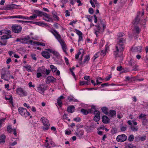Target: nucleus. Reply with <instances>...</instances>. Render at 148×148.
<instances>
[{"label": "nucleus", "mask_w": 148, "mask_h": 148, "mask_svg": "<svg viewBox=\"0 0 148 148\" xmlns=\"http://www.w3.org/2000/svg\"><path fill=\"white\" fill-rule=\"evenodd\" d=\"M119 42L115 47L116 50L114 51V54L115 56H122L124 49V45L125 43L126 38H120L119 39Z\"/></svg>", "instance_id": "nucleus-1"}, {"label": "nucleus", "mask_w": 148, "mask_h": 148, "mask_svg": "<svg viewBox=\"0 0 148 148\" xmlns=\"http://www.w3.org/2000/svg\"><path fill=\"white\" fill-rule=\"evenodd\" d=\"M50 32L53 34L60 43L62 46L63 51L65 53L66 55H68L66 51L67 49L66 45L64 40L61 38L60 35L59 34L58 32L55 29H53V30H51Z\"/></svg>", "instance_id": "nucleus-2"}, {"label": "nucleus", "mask_w": 148, "mask_h": 148, "mask_svg": "<svg viewBox=\"0 0 148 148\" xmlns=\"http://www.w3.org/2000/svg\"><path fill=\"white\" fill-rule=\"evenodd\" d=\"M10 71L6 68H3L1 71V78L4 80L8 81L10 80L9 75Z\"/></svg>", "instance_id": "nucleus-3"}, {"label": "nucleus", "mask_w": 148, "mask_h": 148, "mask_svg": "<svg viewBox=\"0 0 148 148\" xmlns=\"http://www.w3.org/2000/svg\"><path fill=\"white\" fill-rule=\"evenodd\" d=\"M40 121L43 123L44 126H42V129L44 131L48 130L50 126L49 121L47 119L44 117H42L40 119Z\"/></svg>", "instance_id": "nucleus-4"}, {"label": "nucleus", "mask_w": 148, "mask_h": 148, "mask_svg": "<svg viewBox=\"0 0 148 148\" xmlns=\"http://www.w3.org/2000/svg\"><path fill=\"white\" fill-rule=\"evenodd\" d=\"M49 53H51L53 55L55 56H59V53L57 52L54 51L52 49H46L45 51H43L41 53L42 56H50Z\"/></svg>", "instance_id": "nucleus-5"}, {"label": "nucleus", "mask_w": 148, "mask_h": 148, "mask_svg": "<svg viewBox=\"0 0 148 148\" xmlns=\"http://www.w3.org/2000/svg\"><path fill=\"white\" fill-rule=\"evenodd\" d=\"M18 111L20 114L24 117H26L30 115V113L27 111L26 109L22 107H19Z\"/></svg>", "instance_id": "nucleus-6"}, {"label": "nucleus", "mask_w": 148, "mask_h": 148, "mask_svg": "<svg viewBox=\"0 0 148 148\" xmlns=\"http://www.w3.org/2000/svg\"><path fill=\"white\" fill-rule=\"evenodd\" d=\"M12 31L15 33H20L22 29V27L20 25L17 24L12 25L11 27Z\"/></svg>", "instance_id": "nucleus-7"}, {"label": "nucleus", "mask_w": 148, "mask_h": 148, "mask_svg": "<svg viewBox=\"0 0 148 148\" xmlns=\"http://www.w3.org/2000/svg\"><path fill=\"white\" fill-rule=\"evenodd\" d=\"M46 89L47 87L45 84H39L37 87V91L42 95L44 94V92Z\"/></svg>", "instance_id": "nucleus-8"}, {"label": "nucleus", "mask_w": 148, "mask_h": 148, "mask_svg": "<svg viewBox=\"0 0 148 148\" xmlns=\"http://www.w3.org/2000/svg\"><path fill=\"white\" fill-rule=\"evenodd\" d=\"M127 139V136L124 134L119 135L116 137V140L120 142L125 141Z\"/></svg>", "instance_id": "nucleus-9"}, {"label": "nucleus", "mask_w": 148, "mask_h": 148, "mask_svg": "<svg viewBox=\"0 0 148 148\" xmlns=\"http://www.w3.org/2000/svg\"><path fill=\"white\" fill-rule=\"evenodd\" d=\"M109 51V47L107 45H106L105 47L104 50H101L100 52H98L95 55H103L105 56Z\"/></svg>", "instance_id": "nucleus-10"}, {"label": "nucleus", "mask_w": 148, "mask_h": 148, "mask_svg": "<svg viewBox=\"0 0 148 148\" xmlns=\"http://www.w3.org/2000/svg\"><path fill=\"white\" fill-rule=\"evenodd\" d=\"M95 106H92L91 109H88V110L84 109H82L81 112L85 115H87L89 113H93L92 109H95Z\"/></svg>", "instance_id": "nucleus-11"}, {"label": "nucleus", "mask_w": 148, "mask_h": 148, "mask_svg": "<svg viewBox=\"0 0 148 148\" xmlns=\"http://www.w3.org/2000/svg\"><path fill=\"white\" fill-rule=\"evenodd\" d=\"M16 92L21 96L23 95L26 96L27 95V92L24 90L22 88H17Z\"/></svg>", "instance_id": "nucleus-12"}, {"label": "nucleus", "mask_w": 148, "mask_h": 148, "mask_svg": "<svg viewBox=\"0 0 148 148\" xmlns=\"http://www.w3.org/2000/svg\"><path fill=\"white\" fill-rule=\"evenodd\" d=\"M142 47L140 46L138 47H132L131 49L132 52H141L142 51Z\"/></svg>", "instance_id": "nucleus-13"}, {"label": "nucleus", "mask_w": 148, "mask_h": 148, "mask_svg": "<svg viewBox=\"0 0 148 148\" xmlns=\"http://www.w3.org/2000/svg\"><path fill=\"white\" fill-rule=\"evenodd\" d=\"M56 79L53 76H51L47 77L46 79V82L47 84H49L50 83H53Z\"/></svg>", "instance_id": "nucleus-14"}, {"label": "nucleus", "mask_w": 148, "mask_h": 148, "mask_svg": "<svg viewBox=\"0 0 148 148\" xmlns=\"http://www.w3.org/2000/svg\"><path fill=\"white\" fill-rule=\"evenodd\" d=\"M44 70L45 69L43 67H39L38 68V69L37 70V71L38 72H39L37 73V78H39L42 76L41 73H43L44 72H45Z\"/></svg>", "instance_id": "nucleus-15"}, {"label": "nucleus", "mask_w": 148, "mask_h": 148, "mask_svg": "<svg viewBox=\"0 0 148 148\" xmlns=\"http://www.w3.org/2000/svg\"><path fill=\"white\" fill-rule=\"evenodd\" d=\"M19 5H14V4H11L7 5L5 7V10H10L14 8H17L16 6H18Z\"/></svg>", "instance_id": "nucleus-16"}, {"label": "nucleus", "mask_w": 148, "mask_h": 148, "mask_svg": "<svg viewBox=\"0 0 148 148\" xmlns=\"http://www.w3.org/2000/svg\"><path fill=\"white\" fill-rule=\"evenodd\" d=\"M103 122L105 124H107L110 121V119L106 116L104 115L102 118Z\"/></svg>", "instance_id": "nucleus-17"}, {"label": "nucleus", "mask_w": 148, "mask_h": 148, "mask_svg": "<svg viewBox=\"0 0 148 148\" xmlns=\"http://www.w3.org/2000/svg\"><path fill=\"white\" fill-rule=\"evenodd\" d=\"M116 112L114 110H110L107 114L109 116L114 118L116 116Z\"/></svg>", "instance_id": "nucleus-18"}, {"label": "nucleus", "mask_w": 148, "mask_h": 148, "mask_svg": "<svg viewBox=\"0 0 148 148\" xmlns=\"http://www.w3.org/2000/svg\"><path fill=\"white\" fill-rule=\"evenodd\" d=\"M97 27V30H96L95 29H94V31L95 32V33L97 37L98 36V33H99L100 32V31L101 29V27H100V25L99 24H98L96 25L95 26Z\"/></svg>", "instance_id": "nucleus-19"}, {"label": "nucleus", "mask_w": 148, "mask_h": 148, "mask_svg": "<svg viewBox=\"0 0 148 148\" xmlns=\"http://www.w3.org/2000/svg\"><path fill=\"white\" fill-rule=\"evenodd\" d=\"M74 106L72 105L67 108V111L69 113H72L74 111Z\"/></svg>", "instance_id": "nucleus-20"}, {"label": "nucleus", "mask_w": 148, "mask_h": 148, "mask_svg": "<svg viewBox=\"0 0 148 148\" xmlns=\"http://www.w3.org/2000/svg\"><path fill=\"white\" fill-rule=\"evenodd\" d=\"M90 80H88L86 81H82L80 82V85L83 86L84 84L89 85H90Z\"/></svg>", "instance_id": "nucleus-21"}, {"label": "nucleus", "mask_w": 148, "mask_h": 148, "mask_svg": "<svg viewBox=\"0 0 148 148\" xmlns=\"http://www.w3.org/2000/svg\"><path fill=\"white\" fill-rule=\"evenodd\" d=\"M35 24L38 25L42 27H47L48 26L47 24L46 23H44L43 22H34Z\"/></svg>", "instance_id": "nucleus-22"}, {"label": "nucleus", "mask_w": 148, "mask_h": 148, "mask_svg": "<svg viewBox=\"0 0 148 148\" xmlns=\"http://www.w3.org/2000/svg\"><path fill=\"white\" fill-rule=\"evenodd\" d=\"M101 110L102 112L105 114H108V108L106 107H103L101 108Z\"/></svg>", "instance_id": "nucleus-23"}, {"label": "nucleus", "mask_w": 148, "mask_h": 148, "mask_svg": "<svg viewBox=\"0 0 148 148\" xmlns=\"http://www.w3.org/2000/svg\"><path fill=\"white\" fill-rule=\"evenodd\" d=\"M12 37V36L11 35H10L8 36L5 35H4L1 36V39L2 40H6Z\"/></svg>", "instance_id": "nucleus-24"}, {"label": "nucleus", "mask_w": 148, "mask_h": 148, "mask_svg": "<svg viewBox=\"0 0 148 148\" xmlns=\"http://www.w3.org/2000/svg\"><path fill=\"white\" fill-rule=\"evenodd\" d=\"M41 15H43L47 18L50 19L51 21H53V20L52 18H50V16L47 13L44 12H42Z\"/></svg>", "instance_id": "nucleus-25"}, {"label": "nucleus", "mask_w": 148, "mask_h": 148, "mask_svg": "<svg viewBox=\"0 0 148 148\" xmlns=\"http://www.w3.org/2000/svg\"><path fill=\"white\" fill-rule=\"evenodd\" d=\"M5 136L4 135L0 136V142L4 143L5 142Z\"/></svg>", "instance_id": "nucleus-26"}, {"label": "nucleus", "mask_w": 148, "mask_h": 148, "mask_svg": "<svg viewBox=\"0 0 148 148\" xmlns=\"http://www.w3.org/2000/svg\"><path fill=\"white\" fill-rule=\"evenodd\" d=\"M30 38L29 36L27 37L24 38H23V43H28L29 40L30 39Z\"/></svg>", "instance_id": "nucleus-27"}, {"label": "nucleus", "mask_w": 148, "mask_h": 148, "mask_svg": "<svg viewBox=\"0 0 148 148\" xmlns=\"http://www.w3.org/2000/svg\"><path fill=\"white\" fill-rule=\"evenodd\" d=\"M24 16L22 15H17L14 16H11V18H18L20 19H24Z\"/></svg>", "instance_id": "nucleus-28"}, {"label": "nucleus", "mask_w": 148, "mask_h": 148, "mask_svg": "<svg viewBox=\"0 0 148 148\" xmlns=\"http://www.w3.org/2000/svg\"><path fill=\"white\" fill-rule=\"evenodd\" d=\"M93 112H94V114L95 115V116H100V113L99 111L96 110L95 108V109H92Z\"/></svg>", "instance_id": "nucleus-29"}, {"label": "nucleus", "mask_w": 148, "mask_h": 148, "mask_svg": "<svg viewBox=\"0 0 148 148\" xmlns=\"http://www.w3.org/2000/svg\"><path fill=\"white\" fill-rule=\"evenodd\" d=\"M24 67L26 69L28 72H31L32 71L31 70V66L30 65H26L24 66Z\"/></svg>", "instance_id": "nucleus-30"}, {"label": "nucleus", "mask_w": 148, "mask_h": 148, "mask_svg": "<svg viewBox=\"0 0 148 148\" xmlns=\"http://www.w3.org/2000/svg\"><path fill=\"white\" fill-rule=\"evenodd\" d=\"M129 65L133 66H134L135 64V61L134 60L132 59H131L130 60L129 62Z\"/></svg>", "instance_id": "nucleus-31"}, {"label": "nucleus", "mask_w": 148, "mask_h": 148, "mask_svg": "<svg viewBox=\"0 0 148 148\" xmlns=\"http://www.w3.org/2000/svg\"><path fill=\"white\" fill-rule=\"evenodd\" d=\"M52 14L54 18H56V20L58 21L59 20V18L56 15V13L55 11H53L52 12Z\"/></svg>", "instance_id": "nucleus-32"}, {"label": "nucleus", "mask_w": 148, "mask_h": 148, "mask_svg": "<svg viewBox=\"0 0 148 148\" xmlns=\"http://www.w3.org/2000/svg\"><path fill=\"white\" fill-rule=\"evenodd\" d=\"M117 132V130L116 128L114 127H112V129L111 131V132L112 134H114Z\"/></svg>", "instance_id": "nucleus-33"}, {"label": "nucleus", "mask_w": 148, "mask_h": 148, "mask_svg": "<svg viewBox=\"0 0 148 148\" xmlns=\"http://www.w3.org/2000/svg\"><path fill=\"white\" fill-rule=\"evenodd\" d=\"M50 66L53 72H55L57 70V68L53 65H50Z\"/></svg>", "instance_id": "nucleus-34"}, {"label": "nucleus", "mask_w": 148, "mask_h": 148, "mask_svg": "<svg viewBox=\"0 0 148 148\" xmlns=\"http://www.w3.org/2000/svg\"><path fill=\"white\" fill-rule=\"evenodd\" d=\"M140 29L138 27L136 26L134 27V30L136 31V33L137 34H138L140 33Z\"/></svg>", "instance_id": "nucleus-35"}, {"label": "nucleus", "mask_w": 148, "mask_h": 148, "mask_svg": "<svg viewBox=\"0 0 148 148\" xmlns=\"http://www.w3.org/2000/svg\"><path fill=\"white\" fill-rule=\"evenodd\" d=\"M90 59V57L89 56H86L84 59V60L83 62V63H87L88 61H89Z\"/></svg>", "instance_id": "nucleus-36"}, {"label": "nucleus", "mask_w": 148, "mask_h": 148, "mask_svg": "<svg viewBox=\"0 0 148 148\" xmlns=\"http://www.w3.org/2000/svg\"><path fill=\"white\" fill-rule=\"evenodd\" d=\"M57 103L58 104V106L60 107H62V100H60L58 98Z\"/></svg>", "instance_id": "nucleus-37"}, {"label": "nucleus", "mask_w": 148, "mask_h": 148, "mask_svg": "<svg viewBox=\"0 0 148 148\" xmlns=\"http://www.w3.org/2000/svg\"><path fill=\"white\" fill-rule=\"evenodd\" d=\"M146 115L145 114H141L139 116V119H142L143 120L145 119Z\"/></svg>", "instance_id": "nucleus-38"}, {"label": "nucleus", "mask_w": 148, "mask_h": 148, "mask_svg": "<svg viewBox=\"0 0 148 148\" xmlns=\"http://www.w3.org/2000/svg\"><path fill=\"white\" fill-rule=\"evenodd\" d=\"M34 44H35L36 45H41L42 46H45V43H43V42H38L36 41V42H34Z\"/></svg>", "instance_id": "nucleus-39"}, {"label": "nucleus", "mask_w": 148, "mask_h": 148, "mask_svg": "<svg viewBox=\"0 0 148 148\" xmlns=\"http://www.w3.org/2000/svg\"><path fill=\"white\" fill-rule=\"evenodd\" d=\"M120 127L121 131L122 132L125 131L127 129V126L126 125L124 126H121Z\"/></svg>", "instance_id": "nucleus-40"}, {"label": "nucleus", "mask_w": 148, "mask_h": 148, "mask_svg": "<svg viewBox=\"0 0 148 148\" xmlns=\"http://www.w3.org/2000/svg\"><path fill=\"white\" fill-rule=\"evenodd\" d=\"M140 21L139 18H138V16L135 18L134 20V24H137Z\"/></svg>", "instance_id": "nucleus-41"}, {"label": "nucleus", "mask_w": 148, "mask_h": 148, "mask_svg": "<svg viewBox=\"0 0 148 148\" xmlns=\"http://www.w3.org/2000/svg\"><path fill=\"white\" fill-rule=\"evenodd\" d=\"M134 137V136L133 135H130L128 137V140L130 142L133 141Z\"/></svg>", "instance_id": "nucleus-42"}, {"label": "nucleus", "mask_w": 148, "mask_h": 148, "mask_svg": "<svg viewBox=\"0 0 148 148\" xmlns=\"http://www.w3.org/2000/svg\"><path fill=\"white\" fill-rule=\"evenodd\" d=\"M7 131L9 133H11L12 132V129L11 126L10 125H8L7 127Z\"/></svg>", "instance_id": "nucleus-43"}, {"label": "nucleus", "mask_w": 148, "mask_h": 148, "mask_svg": "<svg viewBox=\"0 0 148 148\" xmlns=\"http://www.w3.org/2000/svg\"><path fill=\"white\" fill-rule=\"evenodd\" d=\"M100 119V116H95L94 118V120L96 122H97L99 121V120Z\"/></svg>", "instance_id": "nucleus-44"}, {"label": "nucleus", "mask_w": 148, "mask_h": 148, "mask_svg": "<svg viewBox=\"0 0 148 148\" xmlns=\"http://www.w3.org/2000/svg\"><path fill=\"white\" fill-rule=\"evenodd\" d=\"M75 30L76 31V34L79 36L82 35V33L80 31L77 29H75Z\"/></svg>", "instance_id": "nucleus-45"}, {"label": "nucleus", "mask_w": 148, "mask_h": 148, "mask_svg": "<svg viewBox=\"0 0 148 148\" xmlns=\"http://www.w3.org/2000/svg\"><path fill=\"white\" fill-rule=\"evenodd\" d=\"M143 125H145L148 124V120L147 119H143Z\"/></svg>", "instance_id": "nucleus-46"}, {"label": "nucleus", "mask_w": 148, "mask_h": 148, "mask_svg": "<svg viewBox=\"0 0 148 148\" xmlns=\"http://www.w3.org/2000/svg\"><path fill=\"white\" fill-rule=\"evenodd\" d=\"M8 53L9 56H12L14 55V56H18L17 55L15 54V52L12 51H10L8 52Z\"/></svg>", "instance_id": "nucleus-47"}, {"label": "nucleus", "mask_w": 148, "mask_h": 148, "mask_svg": "<svg viewBox=\"0 0 148 148\" xmlns=\"http://www.w3.org/2000/svg\"><path fill=\"white\" fill-rule=\"evenodd\" d=\"M37 17V15L35 14H34L33 15L30 16L29 17L30 20H33L34 18H36Z\"/></svg>", "instance_id": "nucleus-48"}, {"label": "nucleus", "mask_w": 148, "mask_h": 148, "mask_svg": "<svg viewBox=\"0 0 148 148\" xmlns=\"http://www.w3.org/2000/svg\"><path fill=\"white\" fill-rule=\"evenodd\" d=\"M138 66L136 65L135 64L134 65V66L133 67V69H132V71H138Z\"/></svg>", "instance_id": "nucleus-49"}, {"label": "nucleus", "mask_w": 148, "mask_h": 148, "mask_svg": "<svg viewBox=\"0 0 148 148\" xmlns=\"http://www.w3.org/2000/svg\"><path fill=\"white\" fill-rule=\"evenodd\" d=\"M7 44V41L6 40H3L2 42L0 41V45H6Z\"/></svg>", "instance_id": "nucleus-50"}, {"label": "nucleus", "mask_w": 148, "mask_h": 148, "mask_svg": "<svg viewBox=\"0 0 148 148\" xmlns=\"http://www.w3.org/2000/svg\"><path fill=\"white\" fill-rule=\"evenodd\" d=\"M130 71V69L128 68H125L123 69L122 71V73H125L127 72H129Z\"/></svg>", "instance_id": "nucleus-51"}, {"label": "nucleus", "mask_w": 148, "mask_h": 148, "mask_svg": "<svg viewBox=\"0 0 148 148\" xmlns=\"http://www.w3.org/2000/svg\"><path fill=\"white\" fill-rule=\"evenodd\" d=\"M130 128L134 131H136L138 130V128L135 127L134 126H131Z\"/></svg>", "instance_id": "nucleus-52"}, {"label": "nucleus", "mask_w": 148, "mask_h": 148, "mask_svg": "<svg viewBox=\"0 0 148 148\" xmlns=\"http://www.w3.org/2000/svg\"><path fill=\"white\" fill-rule=\"evenodd\" d=\"M83 52V49H80L79 50L78 52L75 56H79L80 55H82L81 52Z\"/></svg>", "instance_id": "nucleus-53"}, {"label": "nucleus", "mask_w": 148, "mask_h": 148, "mask_svg": "<svg viewBox=\"0 0 148 148\" xmlns=\"http://www.w3.org/2000/svg\"><path fill=\"white\" fill-rule=\"evenodd\" d=\"M67 114H64L63 116V119H66V120H68V121H70V119H68V118L67 117Z\"/></svg>", "instance_id": "nucleus-54"}, {"label": "nucleus", "mask_w": 148, "mask_h": 148, "mask_svg": "<svg viewBox=\"0 0 148 148\" xmlns=\"http://www.w3.org/2000/svg\"><path fill=\"white\" fill-rule=\"evenodd\" d=\"M134 147V146L131 144H130L126 146L125 147V148H133Z\"/></svg>", "instance_id": "nucleus-55"}, {"label": "nucleus", "mask_w": 148, "mask_h": 148, "mask_svg": "<svg viewBox=\"0 0 148 148\" xmlns=\"http://www.w3.org/2000/svg\"><path fill=\"white\" fill-rule=\"evenodd\" d=\"M124 36L125 34L123 33L122 32L119 33H118V36L119 38H121V37H122L123 36Z\"/></svg>", "instance_id": "nucleus-56"}, {"label": "nucleus", "mask_w": 148, "mask_h": 148, "mask_svg": "<svg viewBox=\"0 0 148 148\" xmlns=\"http://www.w3.org/2000/svg\"><path fill=\"white\" fill-rule=\"evenodd\" d=\"M73 120L76 122H79L81 121V119L79 117H78L74 118Z\"/></svg>", "instance_id": "nucleus-57"}, {"label": "nucleus", "mask_w": 148, "mask_h": 148, "mask_svg": "<svg viewBox=\"0 0 148 148\" xmlns=\"http://www.w3.org/2000/svg\"><path fill=\"white\" fill-rule=\"evenodd\" d=\"M34 12L36 14H38L39 16L41 15L42 12L38 10H35Z\"/></svg>", "instance_id": "nucleus-58"}, {"label": "nucleus", "mask_w": 148, "mask_h": 148, "mask_svg": "<svg viewBox=\"0 0 148 148\" xmlns=\"http://www.w3.org/2000/svg\"><path fill=\"white\" fill-rule=\"evenodd\" d=\"M23 38H17L16 41L17 42H19L21 43H23Z\"/></svg>", "instance_id": "nucleus-59"}, {"label": "nucleus", "mask_w": 148, "mask_h": 148, "mask_svg": "<svg viewBox=\"0 0 148 148\" xmlns=\"http://www.w3.org/2000/svg\"><path fill=\"white\" fill-rule=\"evenodd\" d=\"M87 18L90 22H92V16L90 15L87 16Z\"/></svg>", "instance_id": "nucleus-60"}, {"label": "nucleus", "mask_w": 148, "mask_h": 148, "mask_svg": "<svg viewBox=\"0 0 148 148\" xmlns=\"http://www.w3.org/2000/svg\"><path fill=\"white\" fill-rule=\"evenodd\" d=\"M88 11L91 14H92L93 13V10L92 8H90L89 9Z\"/></svg>", "instance_id": "nucleus-61"}, {"label": "nucleus", "mask_w": 148, "mask_h": 148, "mask_svg": "<svg viewBox=\"0 0 148 148\" xmlns=\"http://www.w3.org/2000/svg\"><path fill=\"white\" fill-rule=\"evenodd\" d=\"M28 85L29 87L31 88L32 87L34 88L35 87V86L32 84V82H30L28 84Z\"/></svg>", "instance_id": "nucleus-62"}, {"label": "nucleus", "mask_w": 148, "mask_h": 148, "mask_svg": "<svg viewBox=\"0 0 148 148\" xmlns=\"http://www.w3.org/2000/svg\"><path fill=\"white\" fill-rule=\"evenodd\" d=\"M65 16H69L70 15V12L67 10L65 11Z\"/></svg>", "instance_id": "nucleus-63"}, {"label": "nucleus", "mask_w": 148, "mask_h": 148, "mask_svg": "<svg viewBox=\"0 0 148 148\" xmlns=\"http://www.w3.org/2000/svg\"><path fill=\"white\" fill-rule=\"evenodd\" d=\"M143 59L146 62H148V56H145L143 58Z\"/></svg>", "instance_id": "nucleus-64"}]
</instances>
